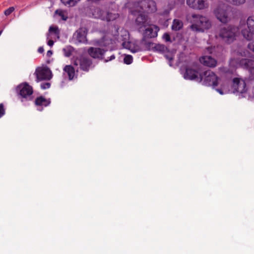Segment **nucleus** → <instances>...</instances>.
I'll list each match as a JSON object with an SVG mask.
<instances>
[{
	"instance_id": "obj_9",
	"label": "nucleus",
	"mask_w": 254,
	"mask_h": 254,
	"mask_svg": "<svg viewBox=\"0 0 254 254\" xmlns=\"http://www.w3.org/2000/svg\"><path fill=\"white\" fill-rule=\"evenodd\" d=\"M38 81L41 80H49L52 78V72L48 67L37 69L35 71Z\"/></svg>"
},
{
	"instance_id": "obj_20",
	"label": "nucleus",
	"mask_w": 254,
	"mask_h": 254,
	"mask_svg": "<svg viewBox=\"0 0 254 254\" xmlns=\"http://www.w3.org/2000/svg\"><path fill=\"white\" fill-rule=\"evenodd\" d=\"M50 99H47L42 96L37 97L35 100V104L39 106L47 107L50 105Z\"/></svg>"
},
{
	"instance_id": "obj_39",
	"label": "nucleus",
	"mask_w": 254,
	"mask_h": 254,
	"mask_svg": "<svg viewBox=\"0 0 254 254\" xmlns=\"http://www.w3.org/2000/svg\"><path fill=\"white\" fill-rule=\"evenodd\" d=\"M54 42L53 40H50L48 42V45L51 47L54 45Z\"/></svg>"
},
{
	"instance_id": "obj_22",
	"label": "nucleus",
	"mask_w": 254,
	"mask_h": 254,
	"mask_svg": "<svg viewBox=\"0 0 254 254\" xmlns=\"http://www.w3.org/2000/svg\"><path fill=\"white\" fill-rule=\"evenodd\" d=\"M105 14L104 11L102 10L98 7L93 9L92 11L93 17L97 19H101L103 20L104 15Z\"/></svg>"
},
{
	"instance_id": "obj_21",
	"label": "nucleus",
	"mask_w": 254,
	"mask_h": 254,
	"mask_svg": "<svg viewBox=\"0 0 254 254\" xmlns=\"http://www.w3.org/2000/svg\"><path fill=\"white\" fill-rule=\"evenodd\" d=\"M64 71L67 73L69 80H72L75 75V69L74 67L70 65L65 66L64 68Z\"/></svg>"
},
{
	"instance_id": "obj_3",
	"label": "nucleus",
	"mask_w": 254,
	"mask_h": 254,
	"mask_svg": "<svg viewBox=\"0 0 254 254\" xmlns=\"http://www.w3.org/2000/svg\"><path fill=\"white\" fill-rule=\"evenodd\" d=\"M218 36L224 42L230 44L235 39L236 29L231 26L222 27L219 30Z\"/></svg>"
},
{
	"instance_id": "obj_33",
	"label": "nucleus",
	"mask_w": 254,
	"mask_h": 254,
	"mask_svg": "<svg viewBox=\"0 0 254 254\" xmlns=\"http://www.w3.org/2000/svg\"><path fill=\"white\" fill-rule=\"evenodd\" d=\"M163 39L166 41V42H170L171 41V38L170 35L167 33H165L163 35Z\"/></svg>"
},
{
	"instance_id": "obj_8",
	"label": "nucleus",
	"mask_w": 254,
	"mask_h": 254,
	"mask_svg": "<svg viewBox=\"0 0 254 254\" xmlns=\"http://www.w3.org/2000/svg\"><path fill=\"white\" fill-rule=\"evenodd\" d=\"M17 89L21 97L25 99L30 97L33 92L32 86L26 82L19 85Z\"/></svg>"
},
{
	"instance_id": "obj_26",
	"label": "nucleus",
	"mask_w": 254,
	"mask_h": 254,
	"mask_svg": "<svg viewBox=\"0 0 254 254\" xmlns=\"http://www.w3.org/2000/svg\"><path fill=\"white\" fill-rule=\"evenodd\" d=\"M133 61L132 57L131 55H126L124 59V63L127 64H129L132 63Z\"/></svg>"
},
{
	"instance_id": "obj_17",
	"label": "nucleus",
	"mask_w": 254,
	"mask_h": 254,
	"mask_svg": "<svg viewBox=\"0 0 254 254\" xmlns=\"http://www.w3.org/2000/svg\"><path fill=\"white\" fill-rule=\"evenodd\" d=\"M187 3L190 7L196 9H203L206 7L203 0H187Z\"/></svg>"
},
{
	"instance_id": "obj_7",
	"label": "nucleus",
	"mask_w": 254,
	"mask_h": 254,
	"mask_svg": "<svg viewBox=\"0 0 254 254\" xmlns=\"http://www.w3.org/2000/svg\"><path fill=\"white\" fill-rule=\"evenodd\" d=\"M200 74L198 68L196 67H187L186 71L184 74V77L186 79L195 80L197 81H199Z\"/></svg>"
},
{
	"instance_id": "obj_12",
	"label": "nucleus",
	"mask_w": 254,
	"mask_h": 254,
	"mask_svg": "<svg viewBox=\"0 0 254 254\" xmlns=\"http://www.w3.org/2000/svg\"><path fill=\"white\" fill-rule=\"evenodd\" d=\"M233 88L235 91L243 93L246 92V84L244 80L239 78H234L233 80Z\"/></svg>"
},
{
	"instance_id": "obj_36",
	"label": "nucleus",
	"mask_w": 254,
	"mask_h": 254,
	"mask_svg": "<svg viewBox=\"0 0 254 254\" xmlns=\"http://www.w3.org/2000/svg\"><path fill=\"white\" fill-rule=\"evenodd\" d=\"M115 59V56L114 55H111L110 57L107 58V59L105 60V62L107 63L109 61H111Z\"/></svg>"
},
{
	"instance_id": "obj_15",
	"label": "nucleus",
	"mask_w": 254,
	"mask_h": 254,
	"mask_svg": "<svg viewBox=\"0 0 254 254\" xmlns=\"http://www.w3.org/2000/svg\"><path fill=\"white\" fill-rule=\"evenodd\" d=\"M135 22L138 26L145 27L149 25L151 22L147 15L143 13H140L136 18Z\"/></svg>"
},
{
	"instance_id": "obj_30",
	"label": "nucleus",
	"mask_w": 254,
	"mask_h": 254,
	"mask_svg": "<svg viewBox=\"0 0 254 254\" xmlns=\"http://www.w3.org/2000/svg\"><path fill=\"white\" fill-rule=\"evenodd\" d=\"M122 45L124 48L127 49H129L131 47V43L129 41H124Z\"/></svg>"
},
{
	"instance_id": "obj_37",
	"label": "nucleus",
	"mask_w": 254,
	"mask_h": 254,
	"mask_svg": "<svg viewBox=\"0 0 254 254\" xmlns=\"http://www.w3.org/2000/svg\"><path fill=\"white\" fill-rule=\"evenodd\" d=\"M63 50L65 52V56L67 57H69L70 55H71V52L68 51V52H66V50L65 49H64Z\"/></svg>"
},
{
	"instance_id": "obj_18",
	"label": "nucleus",
	"mask_w": 254,
	"mask_h": 254,
	"mask_svg": "<svg viewBox=\"0 0 254 254\" xmlns=\"http://www.w3.org/2000/svg\"><path fill=\"white\" fill-rule=\"evenodd\" d=\"M239 65L243 68L251 69L254 68V60L248 59H241L238 61Z\"/></svg>"
},
{
	"instance_id": "obj_40",
	"label": "nucleus",
	"mask_w": 254,
	"mask_h": 254,
	"mask_svg": "<svg viewBox=\"0 0 254 254\" xmlns=\"http://www.w3.org/2000/svg\"><path fill=\"white\" fill-rule=\"evenodd\" d=\"M212 50H213V49H212V47H208L207 48V51L209 53H212Z\"/></svg>"
},
{
	"instance_id": "obj_27",
	"label": "nucleus",
	"mask_w": 254,
	"mask_h": 254,
	"mask_svg": "<svg viewBox=\"0 0 254 254\" xmlns=\"http://www.w3.org/2000/svg\"><path fill=\"white\" fill-rule=\"evenodd\" d=\"M55 13L58 14L60 16H61L62 19L64 20H66L67 19V17L65 16L64 12L61 10H56Z\"/></svg>"
},
{
	"instance_id": "obj_5",
	"label": "nucleus",
	"mask_w": 254,
	"mask_h": 254,
	"mask_svg": "<svg viewBox=\"0 0 254 254\" xmlns=\"http://www.w3.org/2000/svg\"><path fill=\"white\" fill-rule=\"evenodd\" d=\"M159 30V28L154 25H151L150 24L148 25V27L145 29L143 33V38L142 39L141 43L147 45L148 41H146V39H150L157 37V32Z\"/></svg>"
},
{
	"instance_id": "obj_19",
	"label": "nucleus",
	"mask_w": 254,
	"mask_h": 254,
	"mask_svg": "<svg viewBox=\"0 0 254 254\" xmlns=\"http://www.w3.org/2000/svg\"><path fill=\"white\" fill-rule=\"evenodd\" d=\"M147 46L149 48H152L154 49V51L160 53H165L168 51V48L162 44H154L150 42H148Z\"/></svg>"
},
{
	"instance_id": "obj_6",
	"label": "nucleus",
	"mask_w": 254,
	"mask_h": 254,
	"mask_svg": "<svg viewBox=\"0 0 254 254\" xmlns=\"http://www.w3.org/2000/svg\"><path fill=\"white\" fill-rule=\"evenodd\" d=\"M247 26L249 30L246 29L242 30V34L247 40L253 39L254 35V16H250L247 19Z\"/></svg>"
},
{
	"instance_id": "obj_38",
	"label": "nucleus",
	"mask_w": 254,
	"mask_h": 254,
	"mask_svg": "<svg viewBox=\"0 0 254 254\" xmlns=\"http://www.w3.org/2000/svg\"><path fill=\"white\" fill-rule=\"evenodd\" d=\"M44 51V49L43 48V47H40L38 49V52L39 53H43Z\"/></svg>"
},
{
	"instance_id": "obj_41",
	"label": "nucleus",
	"mask_w": 254,
	"mask_h": 254,
	"mask_svg": "<svg viewBox=\"0 0 254 254\" xmlns=\"http://www.w3.org/2000/svg\"><path fill=\"white\" fill-rule=\"evenodd\" d=\"M52 51L51 50H49L47 53V56L48 57H50L52 55Z\"/></svg>"
},
{
	"instance_id": "obj_16",
	"label": "nucleus",
	"mask_w": 254,
	"mask_h": 254,
	"mask_svg": "<svg viewBox=\"0 0 254 254\" xmlns=\"http://www.w3.org/2000/svg\"><path fill=\"white\" fill-rule=\"evenodd\" d=\"M199 61L204 65L210 67H215L217 63L215 59L212 58L210 56H205L200 57Z\"/></svg>"
},
{
	"instance_id": "obj_42",
	"label": "nucleus",
	"mask_w": 254,
	"mask_h": 254,
	"mask_svg": "<svg viewBox=\"0 0 254 254\" xmlns=\"http://www.w3.org/2000/svg\"><path fill=\"white\" fill-rule=\"evenodd\" d=\"M217 91L219 92L220 94L222 95L223 94V92L221 89H216Z\"/></svg>"
},
{
	"instance_id": "obj_29",
	"label": "nucleus",
	"mask_w": 254,
	"mask_h": 254,
	"mask_svg": "<svg viewBox=\"0 0 254 254\" xmlns=\"http://www.w3.org/2000/svg\"><path fill=\"white\" fill-rule=\"evenodd\" d=\"M14 9L15 8L13 6L10 7L4 11V13L6 16H8L13 12Z\"/></svg>"
},
{
	"instance_id": "obj_10",
	"label": "nucleus",
	"mask_w": 254,
	"mask_h": 254,
	"mask_svg": "<svg viewBox=\"0 0 254 254\" xmlns=\"http://www.w3.org/2000/svg\"><path fill=\"white\" fill-rule=\"evenodd\" d=\"M214 13L220 21L226 23L228 21V12L225 6H218L214 10Z\"/></svg>"
},
{
	"instance_id": "obj_2",
	"label": "nucleus",
	"mask_w": 254,
	"mask_h": 254,
	"mask_svg": "<svg viewBox=\"0 0 254 254\" xmlns=\"http://www.w3.org/2000/svg\"><path fill=\"white\" fill-rule=\"evenodd\" d=\"M199 82L203 81V84L206 86L216 87L218 85V77L210 69L201 72Z\"/></svg>"
},
{
	"instance_id": "obj_1",
	"label": "nucleus",
	"mask_w": 254,
	"mask_h": 254,
	"mask_svg": "<svg viewBox=\"0 0 254 254\" xmlns=\"http://www.w3.org/2000/svg\"><path fill=\"white\" fill-rule=\"evenodd\" d=\"M192 18V23L190 28L193 31L204 32L211 27V21L207 17L199 14H193Z\"/></svg>"
},
{
	"instance_id": "obj_32",
	"label": "nucleus",
	"mask_w": 254,
	"mask_h": 254,
	"mask_svg": "<svg viewBox=\"0 0 254 254\" xmlns=\"http://www.w3.org/2000/svg\"><path fill=\"white\" fill-rule=\"evenodd\" d=\"M51 84L49 82L42 83L41 84V87L43 89H48L50 87Z\"/></svg>"
},
{
	"instance_id": "obj_14",
	"label": "nucleus",
	"mask_w": 254,
	"mask_h": 254,
	"mask_svg": "<svg viewBox=\"0 0 254 254\" xmlns=\"http://www.w3.org/2000/svg\"><path fill=\"white\" fill-rule=\"evenodd\" d=\"M87 52L89 55L94 59H103L106 51L100 48L90 47Z\"/></svg>"
},
{
	"instance_id": "obj_31",
	"label": "nucleus",
	"mask_w": 254,
	"mask_h": 254,
	"mask_svg": "<svg viewBox=\"0 0 254 254\" xmlns=\"http://www.w3.org/2000/svg\"><path fill=\"white\" fill-rule=\"evenodd\" d=\"M5 114V110L2 103L0 104V118Z\"/></svg>"
},
{
	"instance_id": "obj_34",
	"label": "nucleus",
	"mask_w": 254,
	"mask_h": 254,
	"mask_svg": "<svg viewBox=\"0 0 254 254\" xmlns=\"http://www.w3.org/2000/svg\"><path fill=\"white\" fill-rule=\"evenodd\" d=\"M164 57L166 59H167L169 61V65H171V62L173 60V57L170 55L165 54Z\"/></svg>"
},
{
	"instance_id": "obj_4",
	"label": "nucleus",
	"mask_w": 254,
	"mask_h": 254,
	"mask_svg": "<svg viewBox=\"0 0 254 254\" xmlns=\"http://www.w3.org/2000/svg\"><path fill=\"white\" fill-rule=\"evenodd\" d=\"M138 5L144 12L154 13L157 11L156 3L153 0H141Z\"/></svg>"
},
{
	"instance_id": "obj_35",
	"label": "nucleus",
	"mask_w": 254,
	"mask_h": 254,
	"mask_svg": "<svg viewBox=\"0 0 254 254\" xmlns=\"http://www.w3.org/2000/svg\"><path fill=\"white\" fill-rule=\"evenodd\" d=\"M248 47L250 50L254 52V41L250 43L248 45Z\"/></svg>"
},
{
	"instance_id": "obj_13",
	"label": "nucleus",
	"mask_w": 254,
	"mask_h": 254,
	"mask_svg": "<svg viewBox=\"0 0 254 254\" xmlns=\"http://www.w3.org/2000/svg\"><path fill=\"white\" fill-rule=\"evenodd\" d=\"M92 64V61L87 58H82L79 60H76L74 63L76 65L79 64L80 69L85 71H88Z\"/></svg>"
},
{
	"instance_id": "obj_23",
	"label": "nucleus",
	"mask_w": 254,
	"mask_h": 254,
	"mask_svg": "<svg viewBox=\"0 0 254 254\" xmlns=\"http://www.w3.org/2000/svg\"><path fill=\"white\" fill-rule=\"evenodd\" d=\"M118 17V14L116 13H113L110 12H105L104 15L103 20H106L107 21H111L115 20Z\"/></svg>"
},
{
	"instance_id": "obj_24",
	"label": "nucleus",
	"mask_w": 254,
	"mask_h": 254,
	"mask_svg": "<svg viewBox=\"0 0 254 254\" xmlns=\"http://www.w3.org/2000/svg\"><path fill=\"white\" fill-rule=\"evenodd\" d=\"M183 23L181 20L177 19L174 20L173 24L172 25V29L173 30L178 31L182 28Z\"/></svg>"
},
{
	"instance_id": "obj_25",
	"label": "nucleus",
	"mask_w": 254,
	"mask_h": 254,
	"mask_svg": "<svg viewBox=\"0 0 254 254\" xmlns=\"http://www.w3.org/2000/svg\"><path fill=\"white\" fill-rule=\"evenodd\" d=\"M62 2L66 6H73L75 5L77 0H61Z\"/></svg>"
},
{
	"instance_id": "obj_11",
	"label": "nucleus",
	"mask_w": 254,
	"mask_h": 254,
	"mask_svg": "<svg viewBox=\"0 0 254 254\" xmlns=\"http://www.w3.org/2000/svg\"><path fill=\"white\" fill-rule=\"evenodd\" d=\"M88 30L85 27H81L77 30L73 34V38L79 43H86Z\"/></svg>"
},
{
	"instance_id": "obj_28",
	"label": "nucleus",
	"mask_w": 254,
	"mask_h": 254,
	"mask_svg": "<svg viewBox=\"0 0 254 254\" xmlns=\"http://www.w3.org/2000/svg\"><path fill=\"white\" fill-rule=\"evenodd\" d=\"M49 32H53L56 35L59 34V30L58 27L57 26H50L49 29Z\"/></svg>"
}]
</instances>
